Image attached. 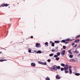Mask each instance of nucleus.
Wrapping results in <instances>:
<instances>
[{
  "label": "nucleus",
  "instance_id": "1",
  "mask_svg": "<svg viewBox=\"0 0 80 80\" xmlns=\"http://www.w3.org/2000/svg\"><path fill=\"white\" fill-rule=\"evenodd\" d=\"M57 66L56 65H54L52 67V70H57Z\"/></svg>",
  "mask_w": 80,
  "mask_h": 80
},
{
  "label": "nucleus",
  "instance_id": "14",
  "mask_svg": "<svg viewBox=\"0 0 80 80\" xmlns=\"http://www.w3.org/2000/svg\"><path fill=\"white\" fill-rule=\"evenodd\" d=\"M46 80H50V79L48 77H47L46 78H45Z\"/></svg>",
  "mask_w": 80,
  "mask_h": 80
},
{
  "label": "nucleus",
  "instance_id": "16",
  "mask_svg": "<svg viewBox=\"0 0 80 80\" xmlns=\"http://www.w3.org/2000/svg\"><path fill=\"white\" fill-rule=\"evenodd\" d=\"M61 66L63 67H65V64L62 63L61 64Z\"/></svg>",
  "mask_w": 80,
  "mask_h": 80
},
{
  "label": "nucleus",
  "instance_id": "38",
  "mask_svg": "<svg viewBox=\"0 0 80 80\" xmlns=\"http://www.w3.org/2000/svg\"><path fill=\"white\" fill-rule=\"evenodd\" d=\"M30 38H33V37L32 36H31Z\"/></svg>",
  "mask_w": 80,
  "mask_h": 80
},
{
  "label": "nucleus",
  "instance_id": "42",
  "mask_svg": "<svg viewBox=\"0 0 80 80\" xmlns=\"http://www.w3.org/2000/svg\"><path fill=\"white\" fill-rule=\"evenodd\" d=\"M69 68H70H70H72V66H69Z\"/></svg>",
  "mask_w": 80,
  "mask_h": 80
},
{
  "label": "nucleus",
  "instance_id": "43",
  "mask_svg": "<svg viewBox=\"0 0 80 80\" xmlns=\"http://www.w3.org/2000/svg\"><path fill=\"white\" fill-rule=\"evenodd\" d=\"M50 43H52V41H50Z\"/></svg>",
  "mask_w": 80,
  "mask_h": 80
},
{
  "label": "nucleus",
  "instance_id": "33",
  "mask_svg": "<svg viewBox=\"0 0 80 80\" xmlns=\"http://www.w3.org/2000/svg\"><path fill=\"white\" fill-rule=\"evenodd\" d=\"M51 60L50 59H49L48 60V62H51Z\"/></svg>",
  "mask_w": 80,
  "mask_h": 80
},
{
  "label": "nucleus",
  "instance_id": "13",
  "mask_svg": "<svg viewBox=\"0 0 80 80\" xmlns=\"http://www.w3.org/2000/svg\"><path fill=\"white\" fill-rule=\"evenodd\" d=\"M75 75L77 76H79V75H80V74L79 73H75Z\"/></svg>",
  "mask_w": 80,
  "mask_h": 80
},
{
  "label": "nucleus",
  "instance_id": "5",
  "mask_svg": "<svg viewBox=\"0 0 80 80\" xmlns=\"http://www.w3.org/2000/svg\"><path fill=\"white\" fill-rule=\"evenodd\" d=\"M56 78H57V79H60V78H61L60 77V76H59V75H57L56 76Z\"/></svg>",
  "mask_w": 80,
  "mask_h": 80
},
{
  "label": "nucleus",
  "instance_id": "23",
  "mask_svg": "<svg viewBox=\"0 0 80 80\" xmlns=\"http://www.w3.org/2000/svg\"><path fill=\"white\" fill-rule=\"evenodd\" d=\"M65 73H68V71L65 70Z\"/></svg>",
  "mask_w": 80,
  "mask_h": 80
},
{
  "label": "nucleus",
  "instance_id": "17",
  "mask_svg": "<svg viewBox=\"0 0 80 80\" xmlns=\"http://www.w3.org/2000/svg\"><path fill=\"white\" fill-rule=\"evenodd\" d=\"M51 46L52 47H54L55 46V43H52Z\"/></svg>",
  "mask_w": 80,
  "mask_h": 80
},
{
  "label": "nucleus",
  "instance_id": "39",
  "mask_svg": "<svg viewBox=\"0 0 80 80\" xmlns=\"http://www.w3.org/2000/svg\"><path fill=\"white\" fill-rule=\"evenodd\" d=\"M64 43H65V44H67L68 43V42H67L65 41V42H64Z\"/></svg>",
  "mask_w": 80,
  "mask_h": 80
},
{
  "label": "nucleus",
  "instance_id": "10",
  "mask_svg": "<svg viewBox=\"0 0 80 80\" xmlns=\"http://www.w3.org/2000/svg\"><path fill=\"white\" fill-rule=\"evenodd\" d=\"M75 60L73 59H71L70 60V62H75Z\"/></svg>",
  "mask_w": 80,
  "mask_h": 80
},
{
  "label": "nucleus",
  "instance_id": "34",
  "mask_svg": "<svg viewBox=\"0 0 80 80\" xmlns=\"http://www.w3.org/2000/svg\"><path fill=\"white\" fill-rule=\"evenodd\" d=\"M4 6H5L4 5V4H2L1 5V7H0H0H4Z\"/></svg>",
  "mask_w": 80,
  "mask_h": 80
},
{
  "label": "nucleus",
  "instance_id": "9",
  "mask_svg": "<svg viewBox=\"0 0 80 80\" xmlns=\"http://www.w3.org/2000/svg\"><path fill=\"white\" fill-rule=\"evenodd\" d=\"M37 53H42V51L40 50H38L37 52Z\"/></svg>",
  "mask_w": 80,
  "mask_h": 80
},
{
  "label": "nucleus",
  "instance_id": "26",
  "mask_svg": "<svg viewBox=\"0 0 80 80\" xmlns=\"http://www.w3.org/2000/svg\"><path fill=\"white\" fill-rule=\"evenodd\" d=\"M54 58H57L58 57V56L57 55H55L54 56Z\"/></svg>",
  "mask_w": 80,
  "mask_h": 80
},
{
  "label": "nucleus",
  "instance_id": "36",
  "mask_svg": "<svg viewBox=\"0 0 80 80\" xmlns=\"http://www.w3.org/2000/svg\"><path fill=\"white\" fill-rule=\"evenodd\" d=\"M28 52L29 53H30V52H32V51H31V50H29Z\"/></svg>",
  "mask_w": 80,
  "mask_h": 80
},
{
  "label": "nucleus",
  "instance_id": "30",
  "mask_svg": "<svg viewBox=\"0 0 80 80\" xmlns=\"http://www.w3.org/2000/svg\"><path fill=\"white\" fill-rule=\"evenodd\" d=\"M63 49H65V48H66V46H63Z\"/></svg>",
  "mask_w": 80,
  "mask_h": 80
},
{
  "label": "nucleus",
  "instance_id": "20",
  "mask_svg": "<svg viewBox=\"0 0 80 80\" xmlns=\"http://www.w3.org/2000/svg\"><path fill=\"white\" fill-rule=\"evenodd\" d=\"M60 52H58L57 53V55L58 56H60Z\"/></svg>",
  "mask_w": 80,
  "mask_h": 80
},
{
  "label": "nucleus",
  "instance_id": "19",
  "mask_svg": "<svg viewBox=\"0 0 80 80\" xmlns=\"http://www.w3.org/2000/svg\"><path fill=\"white\" fill-rule=\"evenodd\" d=\"M68 52H69V53H70V54H71V55H72V52H71V50H68Z\"/></svg>",
  "mask_w": 80,
  "mask_h": 80
},
{
  "label": "nucleus",
  "instance_id": "7",
  "mask_svg": "<svg viewBox=\"0 0 80 80\" xmlns=\"http://www.w3.org/2000/svg\"><path fill=\"white\" fill-rule=\"evenodd\" d=\"M79 42H80V40L77 39L75 41L74 43H79Z\"/></svg>",
  "mask_w": 80,
  "mask_h": 80
},
{
  "label": "nucleus",
  "instance_id": "46",
  "mask_svg": "<svg viewBox=\"0 0 80 80\" xmlns=\"http://www.w3.org/2000/svg\"><path fill=\"white\" fill-rule=\"evenodd\" d=\"M0 53L1 54V53H2V52L0 51Z\"/></svg>",
  "mask_w": 80,
  "mask_h": 80
},
{
  "label": "nucleus",
  "instance_id": "6",
  "mask_svg": "<svg viewBox=\"0 0 80 80\" xmlns=\"http://www.w3.org/2000/svg\"><path fill=\"white\" fill-rule=\"evenodd\" d=\"M31 65L32 67H35L36 64L35 63L32 62L31 63Z\"/></svg>",
  "mask_w": 80,
  "mask_h": 80
},
{
  "label": "nucleus",
  "instance_id": "21",
  "mask_svg": "<svg viewBox=\"0 0 80 80\" xmlns=\"http://www.w3.org/2000/svg\"><path fill=\"white\" fill-rule=\"evenodd\" d=\"M48 42H46L45 43V45H47V47H48Z\"/></svg>",
  "mask_w": 80,
  "mask_h": 80
},
{
  "label": "nucleus",
  "instance_id": "32",
  "mask_svg": "<svg viewBox=\"0 0 80 80\" xmlns=\"http://www.w3.org/2000/svg\"><path fill=\"white\" fill-rule=\"evenodd\" d=\"M61 71H63V70H64V68H61Z\"/></svg>",
  "mask_w": 80,
  "mask_h": 80
},
{
  "label": "nucleus",
  "instance_id": "48",
  "mask_svg": "<svg viewBox=\"0 0 80 80\" xmlns=\"http://www.w3.org/2000/svg\"><path fill=\"white\" fill-rule=\"evenodd\" d=\"M2 48H0V50H2Z\"/></svg>",
  "mask_w": 80,
  "mask_h": 80
},
{
  "label": "nucleus",
  "instance_id": "3",
  "mask_svg": "<svg viewBox=\"0 0 80 80\" xmlns=\"http://www.w3.org/2000/svg\"><path fill=\"white\" fill-rule=\"evenodd\" d=\"M66 67L64 68V70H67L68 68V65H66Z\"/></svg>",
  "mask_w": 80,
  "mask_h": 80
},
{
  "label": "nucleus",
  "instance_id": "35",
  "mask_svg": "<svg viewBox=\"0 0 80 80\" xmlns=\"http://www.w3.org/2000/svg\"><path fill=\"white\" fill-rule=\"evenodd\" d=\"M75 44L74 43H72V46H73V45H74Z\"/></svg>",
  "mask_w": 80,
  "mask_h": 80
},
{
  "label": "nucleus",
  "instance_id": "29",
  "mask_svg": "<svg viewBox=\"0 0 80 80\" xmlns=\"http://www.w3.org/2000/svg\"><path fill=\"white\" fill-rule=\"evenodd\" d=\"M4 5L5 7H7L8 6L7 4H4Z\"/></svg>",
  "mask_w": 80,
  "mask_h": 80
},
{
  "label": "nucleus",
  "instance_id": "18",
  "mask_svg": "<svg viewBox=\"0 0 80 80\" xmlns=\"http://www.w3.org/2000/svg\"><path fill=\"white\" fill-rule=\"evenodd\" d=\"M62 43H65V42H66V40H63L61 41Z\"/></svg>",
  "mask_w": 80,
  "mask_h": 80
},
{
  "label": "nucleus",
  "instance_id": "28",
  "mask_svg": "<svg viewBox=\"0 0 80 80\" xmlns=\"http://www.w3.org/2000/svg\"><path fill=\"white\" fill-rule=\"evenodd\" d=\"M60 59V58H56V60H58Z\"/></svg>",
  "mask_w": 80,
  "mask_h": 80
},
{
  "label": "nucleus",
  "instance_id": "40",
  "mask_svg": "<svg viewBox=\"0 0 80 80\" xmlns=\"http://www.w3.org/2000/svg\"><path fill=\"white\" fill-rule=\"evenodd\" d=\"M77 45L76 44V45L74 46V47H77Z\"/></svg>",
  "mask_w": 80,
  "mask_h": 80
},
{
  "label": "nucleus",
  "instance_id": "11",
  "mask_svg": "<svg viewBox=\"0 0 80 80\" xmlns=\"http://www.w3.org/2000/svg\"><path fill=\"white\" fill-rule=\"evenodd\" d=\"M69 73L70 74H71V73H72V69L70 68L69 69Z\"/></svg>",
  "mask_w": 80,
  "mask_h": 80
},
{
  "label": "nucleus",
  "instance_id": "24",
  "mask_svg": "<svg viewBox=\"0 0 80 80\" xmlns=\"http://www.w3.org/2000/svg\"><path fill=\"white\" fill-rule=\"evenodd\" d=\"M70 40L69 39H67L66 40V41L67 42H69Z\"/></svg>",
  "mask_w": 80,
  "mask_h": 80
},
{
  "label": "nucleus",
  "instance_id": "47",
  "mask_svg": "<svg viewBox=\"0 0 80 80\" xmlns=\"http://www.w3.org/2000/svg\"><path fill=\"white\" fill-rule=\"evenodd\" d=\"M37 51H34V52H36V53H37Z\"/></svg>",
  "mask_w": 80,
  "mask_h": 80
},
{
  "label": "nucleus",
  "instance_id": "25",
  "mask_svg": "<svg viewBox=\"0 0 80 80\" xmlns=\"http://www.w3.org/2000/svg\"><path fill=\"white\" fill-rule=\"evenodd\" d=\"M75 53H78L79 52H78V51L76 50L74 51Z\"/></svg>",
  "mask_w": 80,
  "mask_h": 80
},
{
  "label": "nucleus",
  "instance_id": "41",
  "mask_svg": "<svg viewBox=\"0 0 80 80\" xmlns=\"http://www.w3.org/2000/svg\"><path fill=\"white\" fill-rule=\"evenodd\" d=\"M52 52H55V50H52Z\"/></svg>",
  "mask_w": 80,
  "mask_h": 80
},
{
  "label": "nucleus",
  "instance_id": "45",
  "mask_svg": "<svg viewBox=\"0 0 80 80\" xmlns=\"http://www.w3.org/2000/svg\"><path fill=\"white\" fill-rule=\"evenodd\" d=\"M3 60V61H7V60H5V59H4V60Z\"/></svg>",
  "mask_w": 80,
  "mask_h": 80
},
{
  "label": "nucleus",
  "instance_id": "4",
  "mask_svg": "<svg viewBox=\"0 0 80 80\" xmlns=\"http://www.w3.org/2000/svg\"><path fill=\"white\" fill-rule=\"evenodd\" d=\"M65 51L63 50L62 52H61V55L62 56H64L65 55Z\"/></svg>",
  "mask_w": 80,
  "mask_h": 80
},
{
  "label": "nucleus",
  "instance_id": "15",
  "mask_svg": "<svg viewBox=\"0 0 80 80\" xmlns=\"http://www.w3.org/2000/svg\"><path fill=\"white\" fill-rule=\"evenodd\" d=\"M60 42V41H55V43H58Z\"/></svg>",
  "mask_w": 80,
  "mask_h": 80
},
{
  "label": "nucleus",
  "instance_id": "8",
  "mask_svg": "<svg viewBox=\"0 0 80 80\" xmlns=\"http://www.w3.org/2000/svg\"><path fill=\"white\" fill-rule=\"evenodd\" d=\"M40 44L38 43H37L36 44V47H39V46H40Z\"/></svg>",
  "mask_w": 80,
  "mask_h": 80
},
{
  "label": "nucleus",
  "instance_id": "12",
  "mask_svg": "<svg viewBox=\"0 0 80 80\" xmlns=\"http://www.w3.org/2000/svg\"><path fill=\"white\" fill-rule=\"evenodd\" d=\"M57 69H58V70H60V67L59 66H57Z\"/></svg>",
  "mask_w": 80,
  "mask_h": 80
},
{
  "label": "nucleus",
  "instance_id": "44",
  "mask_svg": "<svg viewBox=\"0 0 80 80\" xmlns=\"http://www.w3.org/2000/svg\"><path fill=\"white\" fill-rule=\"evenodd\" d=\"M78 56L80 58V54L78 55Z\"/></svg>",
  "mask_w": 80,
  "mask_h": 80
},
{
  "label": "nucleus",
  "instance_id": "37",
  "mask_svg": "<svg viewBox=\"0 0 80 80\" xmlns=\"http://www.w3.org/2000/svg\"><path fill=\"white\" fill-rule=\"evenodd\" d=\"M0 62H3V60L2 59L0 60Z\"/></svg>",
  "mask_w": 80,
  "mask_h": 80
},
{
  "label": "nucleus",
  "instance_id": "27",
  "mask_svg": "<svg viewBox=\"0 0 80 80\" xmlns=\"http://www.w3.org/2000/svg\"><path fill=\"white\" fill-rule=\"evenodd\" d=\"M79 37H80V35H79L76 37V38H79Z\"/></svg>",
  "mask_w": 80,
  "mask_h": 80
},
{
  "label": "nucleus",
  "instance_id": "22",
  "mask_svg": "<svg viewBox=\"0 0 80 80\" xmlns=\"http://www.w3.org/2000/svg\"><path fill=\"white\" fill-rule=\"evenodd\" d=\"M53 54L51 53L49 54V57H52L53 56Z\"/></svg>",
  "mask_w": 80,
  "mask_h": 80
},
{
  "label": "nucleus",
  "instance_id": "31",
  "mask_svg": "<svg viewBox=\"0 0 80 80\" xmlns=\"http://www.w3.org/2000/svg\"><path fill=\"white\" fill-rule=\"evenodd\" d=\"M69 57L70 58H73V56L72 55H70Z\"/></svg>",
  "mask_w": 80,
  "mask_h": 80
},
{
  "label": "nucleus",
  "instance_id": "2",
  "mask_svg": "<svg viewBox=\"0 0 80 80\" xmlns=\"http://www.w3.org/2000/svg\"><path fill=\"white\" fill-rule=\"evenodd\" d=\"M39 64H41V65H47V63L45 62V63H43L42 62H39L38 63Z\"/></svg>",
  "mask_w": 80,
  "mask_h": 80
}]
</instances>
